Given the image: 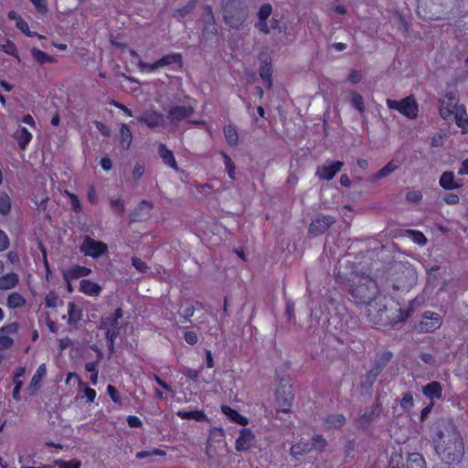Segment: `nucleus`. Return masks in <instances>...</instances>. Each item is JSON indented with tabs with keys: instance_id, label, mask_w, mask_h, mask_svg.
<instances>
[{
	"instance_id": "54",
	"label": "nucleus",
	"mask_w": 468,
	"mask_h": 468,
	"mask_svg": "<svg viewBox=\"0 0 468 468\" xmlns=\"http://www.w3.org/2000/svg\"><path fill=\"white\" fill-rule=\"evenodd\" d=\"M132 264L141 273H145L149 269L146 262L138 257L132 258Z\"/></svg>"
},
{
	"instance_id": "29",
	"label": "nucleus",
	"mask_w": 468,
	"mask_h": 468,
	"mask_svg": "<svg viewBox=\"0 0 468 468\" xmlns=\"http://www.w3.org/2000/svg\"><path fill=\"white\" fill-rule=\"evenodd\" d=\"M19 284V275L11 271L0 275V290L7 291L16 288Z\"/></svg>"
},
{
	"instance_id": "24",
	"label": "nucleus",
	"mask_w": 468,
	"mask_h": 468,
	"mask_svg": "<svg viewBox=\"0 0 468 468\" xmlns=\"http://www.w3.org/2000/svg\"><path fill=\"white\" fill-rule=\"evenodd\" d=\"M423 395L433 401L442 398V386L439 381H431L422 387Z\"/></svg>"
},
{
	"instance_id": "36",
	"label": "nucleus",
	"mask_w": 468,
	"mask_h": 468,
	"mask_svg": "<svg viewBox=\"0 0 468 468\" xmlns=\"http://www.w3.org/2000/svg\"><path fill=\"white\" fill-rule=\"evenodd\" d=\"M19 147L24 150L32 139V134L25 127H19L14 134Z\"/></svg>"
},
{
	"instance_id": "12",
	"label": "nucleus",
	"mask_w": 468,
	"mask_h": 468,
	"mask_svg": "<svg viewBox=\"0 0 468 468\" xmlns=\"http://www.w3.org/2000/svg\"><path fill=\"white\" fill-rule=\"evenodd\" d=\"M386 103L389 109L398 111L409 119H415L418 116L419 105L416 99L411 95L400 101L387 99Z\"/></svg>"
},
{
	"instance_id": "27",
	"label": "nucleus",
	"mask_w": 468,
	"mask_h": 468,
	"mask_svg": "<svg viewBox=\"0 0 468 468\" xmlns=\"http://www.w3.org/2000/svg\"><path fill=\"white\" fill-rule=\"evenodd\" d=\"M79 291L88 296H98L102 291L101 286L89 279H83L80 282Z\"/></svg>"
},
{
	"instance_id": "41",
	"label": "nucleus",
	"mask_w": 468,
	"mask_h": 468,
	"mask_svg": "<svg viewBox=\"0 0 468 468\" xmlns=\"http://www.w3.org/2000/svg\"><path fill=\"white\" fill-rule=\"evenodd\" d=\"M121 134V145L124 149H128L132 143V133L127 124H122L120 130Z\"/></svg>"
},
{
	"instance_id": "15",
	"label": "nucleus",
	"mask_w": 468,
	"mask_h": 468,
	"mask_svg": "<svg viewBox=\"0 0 468 468\" xmlns=\"http://www.w3.org/2000/svg\"><path fill=\"white\" fill-rule=\"evenodd\" d=\"M442 324V317L440 314L432 311H425L418 325L420 333H433Z\"/></svg>"
},
{
	"instance_id": "57",
	"label": "nucleus",
	"mask_w": 468,
	"mask_h": 468,
	"mask_svg": "<svg viewBox=\"0 0 468 468\" xmlns=\"http://www.w3.org/2000/svg\"><path fill=\"white\" fill-rule=\"evenodd\" d=\"M222 157H223L226 168L228 169L229 177L234 178L235 165H234L233 162L231 161V158L225 153H222Z\"/></svg>"
},
{
	"instance_id": "3",
	"label": "nucleus",
	"mask_w": 468,
	"mask_h": 468,
	"mask_svg": "<svg viewBox=\"0 0 468 468\" xmlns=\"http://www.w3.org/2000/svg\"><path fill=\"white\" fill-rule=\"evenodd\" d=\"M440 440L435 443V451L442 461L447 463H454L461 461L464 452L463 439L457 435L445 437L441 431Z\"/></svg>"
},
{
	"instance_id": "22",
	"label": "nucleus",
	"mask_w": 468,
	"mask_h": 468,
	"mask_svg": "<svg viewBox=\"0 0 468 468\" xmlns=\"http://www.w3.org/2000/svg\"><path fill=\"white\" fill-rule=\"evenodd\" d=\"M91 270L88 267L73 265L63 271V279L66 281L67 284L70 285L71 281L89 276Z\"/></svg>"
},
{
	"instance_id": "55",
	"label": "nucleus",
	"mask_w": 468,
	"mask_h": 468,
	"mask_svg": "<svg viewBox=\"0 0 468 468\" xmlns=\"http://www.w3.org/2000/svg\"><path fill=\"white\" fill-rule=\"evenodd\" d=\"M107 393L111 397L112 400L116 404L122 403V399L117 388L112 385L107 386Z\"/></svg>"
},
{
	"instance_id": "16",
	"label": "nucleus",
	"mask_w": 468,
	"mask_h": 468,
	"mask_svg": "<svg viewBox=\"0 0 468 468\" xmlns=\"http://www.w3.org/2000/svg\"><path fill=\"white\" fill-rule=\"evenodd\" d=\"M344 163L341 161H326L317 166L315 176L321 181H330L342 169Z\"/></svg>"
},
{
	"instance_id": "13",
	"label": "nucleus",
	"mask_w": 468,
	"mask_h": 468,
	"mask_svg": "<svg viewBox=\"0 0 468 468\" xmlns=\"http://www.w3.org/2000/svg\"><path fill=\"white\" fill-rule=\"evenodd\" d=\"M451 0H418L417 10L420 16L430 20L441 17L439 7L448 6Z\"/></svg>"
},
{
	"instance_id": "35",
	"label": "nucleus",
	"mask_w": 468,
	"mask_h": 468,
	"mask_svg": "<svg viewBox=\"0 0 468 468\" xmlns=\"http://www.w3.org/2000/svg\"><path fill=\"white\" fill-rule=\"evenodd\" d=\"M327 428L339 429L346 424V417L340 413L328 414L324 420Z\"/></svg>"
},
{
	"instance_id": "49",
	"label": "nucleus",
	"mask_w": 468,
	"mask_h": 468,
	"mask_svg": "<svg viewBox=\"0 0 468 468\" xmlns=\"http://www.w3.org/2000/svg\"><path fill=\"white\" fill-rule=\"evenodd\" d=\"M350 102L354 108H356L359 112H364L365 104L363 97L356 92L351 93Z\"/></svg>"
},
{
	"instance_id": "14",
	"label": "nucleus",
	"mask_w": 468,
	"mask_h": 468,
	"mask_svg": "<svg viewBox=\"0 0 468 468\" xmlns=\"http://www.w3.org/2000/svg\"><path fill=\"white\" fill-rule=\"evenodd\" d=\"M80 250L88 257L98 259L101 256L108 253V246L101 240H95L90 236L83 239Z\"/></svg>"
},
{
	"instance_id": "58",
	"label": "nucleus",
	"mask_w": 468,
	"mask_h": 468,
	"mask_svg": "<svg viewBox=\"0 0 468 468\" xmlns=\"http://www.w3.org/2000/svg\"><path fill=\"white\" fill-rule=\"evenodd\" d=\"M16 27L21 30L24 34H26L27 37H33L35 36V32H31L29 30V27L27 23L22 18L18 19L16 22Z\"/></svg>"
},
{
	"instance_id": "52",
	"label": "nucleus",
	"mask_w": 468,
	"mask_h": 468,
	"mask_svg": "<svg viewBox=\"0 0 468 468\" xmlns=\"http://www.w3.org/2000/svg\"><path fill=\"white\" fill-rule=\"evenodd\" d=\"M197 5V0H189L187 4L176 11V16L184 17L192 12Z\"/></svg>"
},
{
	"instance_id": "18",
	"label": "nucleus",
	"mask_w": 468,
	"mask_h": 468,
	"mask_svg": "<svg viewBox=\"0 0 468 468\" xmlns=\"http://www.w3.org/2000/svg\"><path fill=\"white\" fill-rule=\"evenodd\" d=\"M204 11L205 12L202 17V21L204 23L202 36L206 38L215 37L218 34V28L215 23L212 7L209 5H207L204 8Z\"/></svg>"
},
{
	"instance_id": "50",
	"label": "nucleus",
	"mask_w": 468,
	"mask_h": 468,
	"mask_svg": "<svg viewBox=\"0 0 468 468\" xmlns=\"http://www.w3.org/2000/svg\"><path fill=\"white\" fill-rule=\"evenodd\" d=\"M405 200L409 203H419L422 200V192L417 189L408 190Z\"/></svg>"
},
{
	"instance_id": "39",
	"label": "nucleus",
	"mask_w": 468,
	"mask_h": 468,
	"mask_svg": "<svg viewBox=\"0 0 468 468\" xmlns=\"http://www.w3.org/2000/svg\"><path fill=\"white\" fill-rule=\"evenodd\" d=\"M451 121H455L460 127H463L467 123L468 117L463 105L459 104V106H455V112Z\"/></svg>"
},
{
	"instance_id": "1",
	"label": "nucleus",
	"mask_w": 468,
	"mask_h": 468,
	"mask_svg": "<svg viewBox=\"0 0 468 468\" xmlns=\"http://www.w3.org/2000/svg\"><path fill=\"white\" fill-rule=\"evenodd\" d=\"M386 296H381L373 304H369L367 308V321L378 327H394L396 324L404 323L410 317L414 308L415 299L410 302L409 307L404 310L399 307V303H396L395 308H388L383 303Z\"/></svg>"
},
{
	"instance_id": "6",
	"label": "nucleus",
	"mask_w": 468,
	"mask_h": 468,
	"mask_svg": "<svg viewBox=\"0 0 468 468\" xmlns=\"http://www.w3.org/2000/svg\"><path fill=\"white\" fill-rule=\"evenodd\" d=\"M123 316L122 308H116L113 313L108 316L102 317L100 321V329L104 331L106 338V346L108 350L112 353L114 348V342L121 333V326L119 320Z\"/></svg>"
},
{
	"instance_id": "51",
	"label": "nucleus",
	"mask_w": 468,
	"mask_h": 468,
	"mask_svg": "<svg viewBox=\"0 0 468 468\" xmlns=\"http://www.w3.org/2000/svg\"><path fill=\"white\" fill-rule=\"evenodd\" d=\"M56 464L58 468H80L81 462L78 459H72L69 461L56 460Z\"/></svg>"
},
{
	"instance_id": "31",
	"label": "nucleus",
	"mask_w": 468,
	"mask_h": 468,
	"mask_svg": "<svg viewBox=\"0 0 468 468\" xmlns=\"http://www.w3.org/2000/svg\"><path fill=\"white\" fill-rule=\"evenodd\" d=\"M176 416L182 420H193L198 422H203L207 420V414L201 410H180L176 411Z\"/></svg>"
},
{
	"instance_id": "47",
	"label": "nucleus",
	"mask_w": 468,
	"mask_h": 468,
	"mask_svg": "<svg viewBox=\"0 0 468 468\" xmlns=\"http://www.w3.org/2000/svg\"><path fill=\"white\" fill-rule=\"evenodd\" d=\"M414 406V399H413V395L411 392H406L401 400H400V408L406 411V412H409L411 410V409L413 408Z\"/></svg>"
},
{
	"instance_id": "20",
	"label": "nucleus",
	"mask_w": 468,
	"mask_h": 468,
	"mask_svg": "<svg viewBox=\"0 0 468 468\" xmlns=\"http://www.w3.org/2000/svg\"><path fill=\"white\" fill-rule=\"evenodd\" d=\"M18 331L16 323H10L0 329V350L9 349L14 345V340L10 335Z\"/></svg>"
},
{
	"instance_id": "23",
	"label": "nucleus",
	"mask_w": 468,
	"mask_h": 468,
	"mask_svg": "<svg viewBox=\"0 0 468 468\" xmlns=\"http://www.w3.org/2000/svg\"><path fill=\"white\" fill-rule=\"evenodd\" d=\"M455 106H459L457 102H454L453 96H447L441 101L440 114L447 121H451L452 114L455 112Z\"/></svg>"
},
{
	"instance_id": "19",
	"label": "nucleus",
	"mask_w": 468,
	"mask_h": 468,
	"mask_svg": "<svg viewBox=\"0 0 468 468\" xmlns=\"http://www.w3.org/2000/svg\"><path fill=\"white\" fill-rule=\"evenodd\" d=\"M140 122L145 123L149 128L154 129L165 124V116L157 111H145L137 117Z\"/></svg>"
},
{
	"instance_id": "38",
	"label": "nucleus",
	"mask_w": 468,
	"mask_h": 468,
	"mask_svg": "<svg viewBox=\"0 0 468 468\" xmlns=\"http://www.w3.org/2000/svg\"><path fill=\"white\" fill-rule=\"evenodd\" d=\"M68 314H69V323L76 324L82 318V310L75 303L69 302L68 303Z\"/></svg>"
},
{
	"instance_id": "60",
	"label": "nucleus",
	"mask_w": 468,
	"mask_h": 468,
	"mask_svg": "<svg viewBox=\"0 0 468 468\" xmlns=\"http://www.w3.org/2000/svg\"><path fill=\"white\" fill-rule=\"evenodd\" d=\"M10 245L6 233L0 229V252L5 250Z\"/></svg>"
},
{
	"instance_id": "25",
	"label": "nucleus",
	"mask_w": 468,
	"mask_h": 468,
	"mask_svg": "<svg viewBox=\"0 0 468 468\" xmlns=\"http://www.w3.org/2000/svg\"><path fill=\"white\" fill-rule=\"evenodd\" d=\"M440 186L447 190L459 188L463 186L461 180L455 177V175L452 171L443 172L439 180Z\"/></svg>"
},
{
	"instance_id": "30",
	"label": "nucleus",
	"mask_w": 468,
	"mask_h": 468,
	"mask_svg": "<svg viewBox=\"0 0 468 468\" xmlns=\"http://www.w3.org/2000/svg\"><path fill=\"white\" fill-rule=\"evenodd\" d=\"M393 353L391 351H384L380 354H377L372 368L377 374H380L388 364L391 361Z\"/></svg>"
},
{
	"instance_id": "42",
	"label": "nucleus",
	"mask_w": 468,
	"mask_h": 468,
	"mask_svg": "<svg viewBox=\"0 0 468 468\" xmlns=\"http://www.w3.org/2000/svg\"><path fill=\"white\" fill-rule=\"evenodd\" d=\"M31 54H32V57L34 58V59L41 65L48 63V62L52 63L55 61L54 58H52L51 56L48 55L47 53L43 52L42 50H40L37 48H31Z\"/></svg>"
},
{
	"instance_id": "28",
	"label": "nucleus",
	"mask_w": 468,
	"mask_h": 468,
	"mask_svg": "<svg viewBox=\"0 0 468 468\" xmlns=\"http://www.w3.org/2000/svg\"><path fill=\"white\" fill-rule=\"evenodd\" d=\"M221 412L234 423L241 426H247L249 424V420L245 416L228 405L221 406Z\"/></svg>"
},
{
	"instance_id": "21",
	"label": "nucleus",
	"mask_w": 468,
	"mask_h": 468,
	"mask_svg": "<svg viewBox=\"0 0 468 468\" xmlns=\"http://www.w3.org/2000/svg\"><path fill=\"white\" fill-rule=\"evenodd\" d=\"M255 436L250 429H241L239 436L235 441V448L238 452L248 451L253 445Z\"/></svg>"
},
{
	"instance_id": "26",
	"label": "nucleus",
	"mask_w": 468,
	"mask_h": 468,
	"mask_svg": "<svg viewBox=\"0 0 468 468\" xmlns=\"http://www.w3.org/2000/svg\"><path fill=\"white\" fill-rule=\"evenodd\" d=\"M46 374H47L46 365L45 364L39 365L37 371L33 375V377L30 380L29 386H28V390L31 395L36 394L39 390L42 379L46 376Z\"/></svg>"
},
{
	"instance_id": "9",
	"label": "nucleus",
	"mask_w": 468,
	"mask_h": 468,
	"mask_svg": "<svg viewBox=\"0 0 468 468\" xmlns=\"http://www.w3.org/2000/svg\"><path fill=\"white\" fill-rule=\"evenodd\" d=\"M272 13V6L271 4H263L257 13V22L255 23V28L261 33L268 35L271 30L280 29V19L273 16L271 17Z\"/></svg>"
},
{
	"instance_id": "59",
	"label": "nucleus",
	"mask_w": 468,
	"mask_h": 468,
	"mask_svg": "<svg viewBox=\"0 0 468 468\" xmlns=\"http://www.w3.org/2000/svg\"><path fill=\"white\" fill-rule=\"evenodd\" d=\"M127 423L131 428H141L143 426L141 419L134 415H129L127 417Z\"/></svg>"
},
{
	"instance_id": "63",
	"label": "nucleus",
	"mask_w": 468,
	"mask_h": 468,
	"mask_svg": "<svg viewBox=\"0 0 468 468\" xmlns=\"http://www.w3.org/2000/svg\"><path fill=\"white\" fill-rule=\"evenodd\" d=\"M84 395L86 397L87 402L91 403L95 400L97 393L95 389L86 387L84 388Z\"/></svg>"
},
{
	"instance_id": "48",
	"label": "nucleus",
	"mask_w": 468,
	"mask_h": 468,
	"mask_svg": "<svg viewBox=\"0 0 468 468\" xmlns=\"http://www.w3.org/2000/svg\"><path fill=\"white\" fill-rule=\"evenodd\" d=\"M271 74L272 71L271 64L266 62L263 63L261 67L260 76L265 82H267L269 87L271 86Z\"/></svg>"
},
{
	"instance_id": "32",
	"label": "nucleus",
	"mask_w": 468,
	"mask_h": 468,
	"mask_svg": "<svg viewBox=\"0 0 468 468\" xmlns=\"http://www.w3.org/2000/svg\"><path fill=\"white\" fill-rule=\"evenodd\" d=\"M159 156L163 159L164 163L169 167L178 170L177 163L174 156V154L165 144H161L158 146Z\"/></svg>"
},
{
	"instance_id": "17",
	"label": "nucleus",
	"mask_w": 468,
	"mask_h": 468,
	"mask_svg": "<svg viewBox=\"0 0 468 468\" xmlns=\"http://www.w3.org/2000/svg\"><path fill=\"white\" fill-rule=\"evenodd\" d=\"M335 218L331 216L318 215L312 219L308 232L311 236L317 237L324 234L334 223Z\"/></svg>"
},
{
	"instance_id": "11",
	"label": "nucleus",
	"mask_w": 468,
	"mask_h": 468,
	"mask_svg": "<svg viewBox=\"0 0 468 468\" xmlns=\"http://www.w3.org/2000/svg\"><path fill=\"white\" fill-rule=\"evenodd\" d=\"M326 445V439L321 434H316L310 441H299L293 444L291 448V454L296 459H299L300 455L310 452L314 450L318 452H322L325 449Z\"/></svg>"
},
{
	"instance_id": "10",
	"label": "nucleus",
	"mask_w": 468,
	"mask_h": 468,
	"mask_svg": "<svg viewBox=\"0 0 468 468\" xmlns=\"http://www.w3.org/2000/svg\"><path fill=\"white\" fill-rule=\"evenodd\" d=\"M388 468H426V462L420 453L411 452L404 463L402 453L394 452L389 458Z\"/></svg>"
},
{
	"instance_id": "5",
	"label": "nucleus",
	"mask_w": 468,
	"mask_h": 468,
	"mask_svg": "<svg viewBox=\"0 0 468 468\" xmlns=\"http://www.w3.org/2000/svg\"><path fill=\"white\" fill-rule=\"evenodd\" d=\"M223 19L232 28H239L247 20L249 8L242 0H229L223 4Z\"/></svg>"
},
{
	"instance_id": "2",
	"label": "nucleus",
	"mask_w": 468,
	"mask_h": 468,
	"mask_svg": "<svg viewBox=\"0 0 468 468\" xmlns=\"http://www.w3.org/2000/svg\"><path fill=\"white\" fill-rule=\"evenodd\" d=\"M349 294L356 304L366 305L367 308L381 297L376 281L367 275L358 278V282L350 288Z\"/></svg>"
},
{
	"instance_id": "64",
	"label": "nucleus",
	"mask_w": 468,
	"mask_h": 468,
	"mask_svg": "<svg viewBox=\"0 0 468 468\" xmlns=\"http://www.w3.org/2000/svg\"><path fill=\"white\" fill-rule=\"evenodd\" d=\"M347 80L353 83V84H356L358 82H360L361 80V74L358 70L356 69H352L348 75V78Z\"/></svg>"
},
{
	"instance_id": "61",
	"label": "nucleus",
	"mask_w": 468,
	"mask_h": 468,
	"mask_svg": "<svg viewBox=\"0 0 468 468\" xmlns=\"http://www.w3.org/2000/svg\"><path fill=\"white\" fill-rule=\"evenodd\" d=\"M185 341L191 346H194L197 343V335L194 331H187L184 334Z\"/></svg>"
},
{
	"instance_id": "40",
	"label": "nucleus",
	"mask_w": 468,
	"mask_h": 468,
	"mask_svg": "<svg viewBox=\"0 0 468 468\" xmlns=\"http://www.w3.org/2000/svg\"><path fill=\"white\" fill-rule=\"evenodd\" d=\"M181 58L180 54H168L156 60L157 66H159V68H165L171 64H181Z\"/></svg>"
},
{
	"instance_id": "4",
	"label": "nucleus",
	"mask_w": 468,
	"mask_h": 468,
	"mask_svg": "<svg viewBox=\"0 0 468 468\" xmlns=\"http://www.w3.org/2000/svg\"><path fill=\"white\" fill-rule=\"evenodd\" d=\"M392 288L395 291L409 292L418 282V272L409 262H399L392 275Z\"/></svg>"
},
{
	"instance_id": "8",
	"label": "nucleus",
	"mask_w": 468,
	"mask_h": 468,
	"mask_svg": "<svg viewBox=\"0 0 468 468\" xmlns=\"http://www.w3.org/2000/svg\"><path fill=\"white\" fill-rule=\"evenodd\" d=\"M276 400L279 408L276 410L277 415L280 412L290 413L294 401L293 387L289 378H282L276 388Z\"/></svg>"
},
{
	"instance_id": "34",
	"label": "nucleus",
	"mask_w": 468,
	"mask_h": 468,
	"mask_svg": "<svg viewBox=\"0 0 468 468\" xmlns=\"http://www.w3.org/2000/svg\"><path fill=\"white\" fill-rule=\"evenodd\" d=\"M26 298L19 292H11L6 299V306L9 309H19L26 305Z\"/></svg>"
},
{
	"instance_id": "45",
	"label": "nucleus",
	"mask_w": 468,
	"mask_h": 468,
	"mask_svg": "<svg viewBox=\"0 0 468 468\" xmlns=\"http://www.w3.org/2000/svg\"><path fill=\"white\" fill-rule=\"evenodd\" d=\"M27 372V368L25 367H16L13 373V384L14 387L21 388L24 384V378Z\"/></svg>"
},
{
	"instance_id": "56",
	"label": "nucleus",
	"mask_w": 468,
	"mask_h": 468,
	"mask_svg": "<svg viewBox=\"0 0 468 468\" xmlns=\"http://www.w3.org/2000/svg\"><path fill=\"white\" fill-rule=\"evenodd\" d=\"M195 307L194 305L190 304L186 307H185L182 312L180 313V316L184 318L181 323H186L189 321V319L194 315L195 314Z\"/></svg>"
},
{
	"instance_id": "7",
	"label": "nucleus",
	"mask_w": 468,
	"mask_h": 468,
	"mask_svg": "<svg viewBox=\"0 0 468 468\" xmlns=\"http://www.w3.org/2000/svg\"><path fill=\"white\" fill-rule=\"evenodd\" d=\"M195 102L187 99L180 105L170 106L166 110V118L174 126H177L182 122L202 124L204 123L203 121L191 120V117L195 112Z\"/></svg>"
},
{
	"instance_id": "33",
	"label": "nucleus",
	"mask_w": 468,
	"mask_h": 468,
	"mask_svg": "<svg viewBox=\"0 0 468 468\" xmlns=\"http://www.w3.org/2000/svg\"><path fill=\"white\" fill-rule=\"evenodd\" d=\"M398 168L399 165H396L394 161H390L386 165H384L380 170H378L376 174L370 176V182L375 183L377 181H379L389 176Z\"/></svg>"
},
{
	"instance_id": "46",
	"label": "nucleus",
	"mask_w": 468,
	"mask_h": 468,
	"mask_svg": "<svg viewBox=\"0 0 468 468\" xmlns=\"http://www.w3.org/2000/svg\"><path fill=\"white\" fill-rule=\"evenodd\" d=\"M166 455V452L162 450V449H158V448H153L152 450L150 451H141V452H138L135 455L136 459L138 460H142V459H144V458H148V457H151V456H165Z\"/></svg>"
},
{
	"instance_id": "43",
	"label": "nucleus",
	"mask_w": 468,
	"mask_h": 468,
	"mask_svg": "<svg viewBox=\"0 0 468 468\" xmlns=\"http://www.w3.org/2000/svg\"><path fill=\"white\" fill-rule=\"evenodd\" d=\"M377 408H378V405L376 406L375 409H373L369 411H366L363 415L360 416V418L357 420L358 426L360 428H367L373 422V420L377 415V413H376Z\"/></svg>"
},
{
	"instance_id": "37",
	"label": "nucleus",
	"mask_w": 468,
	"mask_h": 468,
	"mask_svg": "<svg viewBox=\"0 0 468 468\" xmlns=\"http://www.w3.org/2000/svg\"><path fill=\"white\" fill-rule=\"evenodd\" d=\"M404 236L411 239L415 244L419 246H425L428 242L425 235L417 229H408L404 231Z\"/></svg>"
},
{
	"instance_id": "62",
	"label": "nucleus",
	"mask_w": 468,
	"mask_h": 468,
	"mask_svg": "<svg viewBox=\"0 0 468 468\" xmlns=\"http://www.w3.org/2000/svg\"><path fill=\"white\" fill-rule=\"evenodd\" d=\"M144 174V166L140 164H136L133 170V177L134 180H139Z\"/></svg>"
},
{
	"instance_id": "44",
	"label": "nucleus",
	"mask_w": 468,
	"mask_h": 468,
	"mask_svg": "<svg viewBox=\"0 0 468 468\" xmlns=\"http://www.w3.org/2000/svg\"><path fill=\"white\" fill-rule=\"evenodd\" d=\"M223 133L229 144L236 145L238 144V133L232 125H225Z\"/></svg>"
},
{
	"instance_id": "53",
	"label": "nucleus",
	"mask_w": 468,
	"mask_h": 468,
	"mask_svg": "<svg viewBox=\"0 0 468 468\" xmlns=\"http://www.w3.org/2000/svg\"><path fill=\"white\" fill-rule=\"evenodd\" d=\"M138 68H139L141 72H147V73H153L156 69H160L159 66H157V61H155V62H154L152 64H148V63H145V62H144L142 60H139Z\"/></svg>"
}]
</instances>
